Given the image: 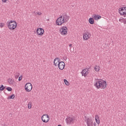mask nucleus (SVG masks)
Returning a JSON list of instances; mask_svg holds the SVG:
<instances>
[{
    "label": "nucleus",
    "instance_id": "9d476101",
    "mask_svg": "<svg viewBox=\"0 0 126 126\" xmlns=\"http://www.w3.org/2000/svg\"><path fill=\"white\" fill-rule=\"evenodd\" d=\"M74 121V118H72V117H68L65 119V122L66 123V125H71L72 123Z\"/></svg>",
    "mask_w": 126,
    "mask_h": 126
},
{
    "label": "nucleus",
    "instance_id": "7ed1b4c3",
    "mask_svg": "<svg viewBox=\"0 0 126 126\" xmlns=\"http://www.w3.org/2000/svg\"><path fill=\"white\" fill-rule=\"evenodd\" d=\"M7 26L10 31H13L17 27V22L14 20H11L7 22Z\"/></svg>",
    "mask_w": 126,
    "mask_h": 126
},
{
    "label": "nucleus",
    "instance_id": "a878e982",
    "mask_svg": "<svg viewBox=\"0 0 126 126\" xmlns=\"http://www.w3.org/2000/svg\"><path fill=\"white\" fill-rule=\"evenodd\" d=\"M6 90H7V91H9V92L12 91V88L11 87H7L6 88Z\"/></svg>",
    "mask_w": 126,
    "mask_h": 126
},
{
    "label": "nucleus",
    "instance_id": "1a4fd4ad",
    "mask_svg": "<svg viewBox=\"0 0 126 126\" xmlns=\"http://www.w3.org/2000/svg\"><path fill=\"white\" fill-rule=\"evenodd\" d=\"M45 33V30L42 28H38L36 29V35L37 36H43Z\"/></svg>",
    "mask_w": 126,
    "mask_h": 126
},
{
    "label": "nucleus",
    "instance_id": "f3484780",
    "mask_svg": "<svg viewBox=\"0 0 126 126\" xmlns=\"http://www.w3.org/2000/svg\"><path fill=\"white\" fill-rule=\"evenodd\" d=\"M101 70V67L98 65H96L94 67V70L95 71V72H99Z\"/></svg>",
    "mask_w": 126,
    "mask_h": 126
},
{
    "label": "nucleus",
    "instance_id": "cd10ccee",
    "mask_svg": "<svg viewBox=\"0 0 126 126\" xmlns=\"http://www.w3.org/2000/svg\"><path fill=\"white\" fill-rule=\"evenodd\" d=\"M2 3H7L8 0H1Z\"/></svg>",
    "mask_w": 126,
    "mask_h": 126
},
{
    "label": "nucleus",
    "instance_id": "b1692460",
    "mask_svg": "<svg viewBox=\"0 0 126 126\" xmlns=\"http://www.w3.org/2000/svg\"><path fill=\"white\" fill-rule=\"evenodd\" d=\"M28 109H31L32 108V102H29L28 104Z\"/></svg>",
    "mask_w": 126,
    "mask_h": 126
},
{
    "label": "nucleus",
    "instance_id": "a211bd4d",
    "mask_svg": "<svg viewBox=\"0 0 126 126\" xmlns=\"http://www.w3.org/2000/svg\"><path fill=\"white\" fill-rule=\"evenodd\" d=\"M89 22L90 24L93 25V24H94V23H95V20H94L93 17H90L89 19Z\"/></svg>",
    "mask_w": 126,
    "mask_h": 126
},
{
    "label": "nucleus",
    "instance_id": "f03ea898",
    "mask_svg": "<svg viewBox=\"0 0 126 126\" xmlns=\"http://www.w3.org/2000/svg\"><path fill=\"white\" fill-rule=\"evenodd\" d=\"M94 86L96 89H106L107 88V82L103 79H100L94 83Z\"/></svg>",
    "mask_w": 126,
    "mask_h": 126
},
{
    "label": "nucleus",
    "instance_id": "0eeeda50",
    "mask_svg": "<svg viewBox=\"0 0 126 126\" xmlns=\"http://www.w3.org/2000/svg\"><path fill=\"white\" fill-rule=\"evenodd\" d=\"M91 38V33L87 32L83 34V41H88L89 39Z\"/></svg>",
    "mask_w": 126,
    "mask_h": 126
},
{
    "label": "nucleus",
    "instance_id": "c85d7f7f",
    "mask_svg": "<svg viewBox=\"0 0 126 126\" xmlns=\"http://www.w3.org/2000/svg\"><path fill=\"white\" fill-rule=\"evenodd\" d=\"M19 81H21L22 80V75H21L18 79Z\"/></svg>",
    "mask_w": 126,
    "mask_h": 126
},
{
    "label": "nucleus",
    "instance_id": "5701e85b",
    "mask_svg": "<svg viewBox=\"0 0 126 126\" xmlns=\"http://www.w3.org/2000/svg\"><path fill=\"white\" fill-rule=\"evenodd\" d=\"M15 98V95L14 94H12L10 96H8L7 97L8 100H10V99H14Z\"/></svg>",
    "mask_w": 126,
    "mask_h": 126
},
{
    "label": "nucleus",
    "instance_id": "9b49d317",
    "mask_svg": "<svg viewBox=\"0 0 126 126\" xmlns=\"http://www.w3.org/2000/svg\"><path fill=\"white\" fill-rule=\"evenodd\" d=\"M60 70H63L65 67V63L63 61H61L60 63L57 66Z\"/></svg>",
    "mask_w": 126,
    "mask_h": 126
},
{
    "label": "nucleus",
    "instance_id": "c756f323",
    "mask_svg": "<svg viewBox=\"0 0 126 126\" xmlns=\"http://www.w3.org/2000/svg\"><path fill=\"white\" fill-rule=\"evenodd\" d=\"M72 46V44H70L69 45V47H70V48H71Z\"/></svg>",
    "mask_w": 126,
    "mask_h": 126
},
{
    "label": "nucleus",
    "instance_id": "6ab92c4d",
    "mask_svg": "<svg viewBox=\"0 0 126 126\" xmlns=\"http://www.w3.org/2000/svg\"><path fill=\"white\" fill-rule=\"evenodd\" d=\"M95 120L96 124H97V125H100V118H99L98 115H95Z\"/></svg>",
    "mask_w": 126,
    "mask_h": 126
},
{
    "label": "nucleus",
    "instance_id": "ddd939ff",
    "mask_svg": "<svg viewBox=\"0 0 126 126\" xmlns=\"http://www.w3.org/2000/svg\"><path fill=\"white\" fill-rule=\"evenodd\" d=\"M33 14L34 16H41L43 14V13L40 11L35 10L33 12Z\"/></svg>",
    "mask_w": 126,
    "mask_h": 126
},
{
    "label": "nucleus",
    "instance_id": "aec40b11",
    "mask_svg": "<svg viewBox=\"0 0 126 126\" xmlns=\"http://www.w3.org/2000/svg\"><path fill=\"white\" fill-rule=\"evenodd\" d=\"M87 126H93V122L92 120L89 119L87 122Z\"/></svg>",
    "mask_w": 126,
    "mask_h": 126
},
{
    "label": "nucleus",
    "instance_id": "dca6fc26",
    "mask_svg": "<svg viewBox=\"0 0 126 126\" xmlns=\"http://www.w3.org/2000/svg\"><path fill=\"white\" fill-rule=\"evenodd\" d=\"M8 83L9 84V85L14 86V84H15V81L11 78H9L8 79Z\"/></svg>",
    "mask_w": 126,
    "mask_h": 126
},
{
    "label": "nucleus",
    "instance_id": "412c9836",
    "mask_svg": "<svg viewBox=\"0 0 126 126\" xmlns=\"http://www.w3.org/2000/svg\"><path fill=\"white\" fill-rule=\"evenodd\" d=\"M119 22L124 23V24H126V18L120 19Z\"/></svg>",
    "mask_w": 126,
    "mask_h": 126
},
{
    "label": "nucleus",
    "instance_id": "2eb2a0df",
    "mask_svg": "<svg viewBox=\"0 0 126 126\" xmlns=\"http://www.w3.org/2000/svg\"><path fill=\"white\" fill-rule=\"evenodd\" d=\"M92 17L94 19V20H95V21H98L99 19H101V18H102V17H101V16L97 14H93L92 15Z\"/></svg>",
    "mask_w": 126,
    "mask_h": 126
},
{
    "label": "nucleus",
    "instance_id": "4468645a",
    "mask_svg": "<svg viewBox=\"0 0 126 126\" xmlns=\"http://www.w3.org/2000/svg\"><path fill=\"white\" fill-rule=\"evenodd\" d=\"M61 59H60V58H56L54 59V64L55 66H58V64H60V62H61Z\"/></svg>",
    "mask_w": 126,
    "mask_h": 126
},
{
    "label": "nucleus",
    "instance_id": "f257e3e1",
    "mask_svg": "<svg viewBox=\"0 0 126 126\" xmlns=\"http://www.w3.org/2000/svg\"><path fill=\"white\" fill-rule=\"evenodd\" d=\"M69 16L66 14H63L57 19L55 22L56 26H63L64 23L68 22Z\"/></svg>",
    "mask_w": 126,
    "mask_h": 126
},
{
    "label": "nucleus",
    "instance_id": "4be33fe9",
    "mask_svg": "<svg viewBox=\"0 0 126 126\" xmlns=\"http://www.w3.org/2000/svg\"><path fill=\"white\" fill-rule=\"evenodd\" d=\"M64 83L66 86H69L70 85V83L68 82V81L66 80V79H64L63 80Z\"/></svg>",
    "mask_w": 126,
    "mask_h": 126
},
{
    "label": "nucleus",
    "instance_id": "f8f14e48",
    "mask_svg": "<svg viewBox=\"0 0 126 126\" xmlns=\"http://www.w3.org/2000/svg\"><path fill=\"white\" fill-rule=\"evenodd\" d=\"M81 73L82 76H84V77H86V76L88 75V73H89V72H88V69L87 68L84 69L83 70H82Z\"/></svg>",
    "mask_w": 126,
    "mask_h": 126
},
{
    "label": "nucleus",
    "instance_id": "39448f33",
    "mask_svg": "<svg viewBox=\"0 0 126 126\" xmlns=\"http://www.w3.org/2000/svg\"><path fill=\"white\" fill-rule=\"evenodd\" d=\"M24 89L26 92H31L33 89L32 84L30 82L27 83L24 86Z\"/></svg>",
    "mask_w": 126,
    "mask_h": 126
},
{
    "label": "nucleus",
    "instance_id": "6e6552de",
    "mask_svg": "<svg viewBox=\"0 0 126 126\" xmlns=\"http://www.w3.org/2000/svg\"><path fill=\"white\" fill-rule=\"evenodd\" d=\"M41 121L43 123H49L50 121V116L47 115V114H44L42 117H41Z\"/></svg>",
    "mask_w": 126,
    "mask_h": 126
},
{
    "label": "nucleus",
    "instance_id": "bb28decb",
    "mask_svg": "<svg viewBox=\"0 0 126 126\" xmlns=\"http://www.w3.org/2000/svg\"><path fill=\"white\" fill-rule=\"evenodd\" d=\"M3 27H4V23H0V28H2Z\"/></svg>",
    "mask_w": 126,
    "mask_h": 126
},
{
    "label": "nucleus",
    "instance_id": "7c9ffc66",
    "mask_svg": "<svg viewBox=\"0 0 126 126\" xmlns=\"http://www.w3.org/2000/svg\"><path fill=\"white\" fill-rule=\"evenodd\" d=\"M17 0V1H19V0Z\"/></svg>",
    "mask_w": 126,
    "mask_h": 126
},
{
    "label": "nucleus",
    "instance_id": "423d86ee",
    "mask_svg": "<svg viewBox=\"0 0 126 126\" xmlns=\"http://www.w3.org/2000/svg\"><path fill=\"white\" fill-rule=\"evenodd\" d=\"M118 12L121 16L126 17V7H122L119 8Z\"/></svg>",
    "mask_w": 126,
    "mask_h": 126
},
{
    "label": "nucleus",
    "instance_id": "20e7f679",
    "mask_svg": "<svg viewBox=\"0 0 126 126\" xmlns=\"http://www.w3.org/2000/svg\"><path fill=\"white\" fill-rule=\"evenodd\" d=\"M59 33L62 36H66L68 33V28L66 26H63L59 30Z\"/></svg>",
    "mask_w": 126,
    "mask_h": 126
},
{
    "label": "nucleus",
    "instance_id": "393cba45",
    "mask_svg": "<svg viewBox=\"0 0 126 126\" xmlns=\"http://www.w3.org/2000/svg\"><path fill=\"white\" fill-rule=\"evenodd\" d=\"M5 89V87L3 86V85H1L0 87V91H3L4 89Z\"/></svg>",
    "mask_w": 126,
    "mask_h": 126
}]
</instances>
